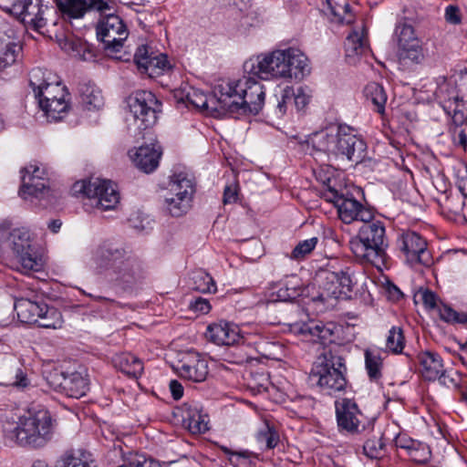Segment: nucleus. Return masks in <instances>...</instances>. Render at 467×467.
<instances>
[{"label": "nucleus", "instance_id": "nucleus-1", "mask_svg": "<svg viewBox=\"0 0 467 467\" xmlns=\"http://www.w3.org/2000/svg\"><path fill=\"white\" fill-rule=\"evenodd\" d=\"M309 143L317 154L328 160L360 163L366 157L367 144L346 124H331L312 133Z\"/></svg>", "mask_w": 467, "mask_h": 467}, {"label": "nucleus", "instance_id": "nucleus-2", "mask_svg": "<svg viewBox=\"0 0 467 467\" xmlns=\"http://www.w3.org/2000/svg\"><path fill=\"white\" fill-rule=\"evenodd\" d=\"M92 261L109 282L122 289L132 287L144 277L140 259L110 242H103L94 250Z\"/></svg>", "mask_w": 467, "mask_h": 467}, {"label": "nucleus", "instance_id": "nucleus-3", "mask_svg": "<svg viewBox=\"0 0 467 467\" xmlns=\"http://www.w3.org/2000/svg\"><path fill=\"white\" fill-rule=\"evenodd\" d=\"M358 234L351 238L349 246L357 258L371 264L380 269L387 260L388 239L385 223L375 219L372 212V219L362 221Z\"/></svg>", "mask_w": 467, "mask_h": 467}, {"label": "nucleus", "instance_id": "nucleus-4", "mask_svg": "<svg viewBox=\"0 0 467 467\" xmlns=\"http://www.w3.org/2000/svg\"><path fill=\"white\" fill-rule=\"evenodd\" d=\"M254 76H244L237 80H223L231 88L227 91V114H257L265 104L264 86Z\"/></svg>", "mask_w": 467, "mask_h": 467}, {"label": "nucleus", "instance_id": "nucleus-5", "mask_svg": "<svg viewBox=\"0 0 467 467\" xmlns=\"http://www.w3.org/2000/svg\"><path fill=\"white\" fill-rule=\"evenodd\" d=\"M5 438L20 446H44L52 435L51 417L47 411H37L19 417L16 426L4 427Z\"/></svg>", "mask_w": 467, "mask_h": 467}, {"label": "nucleus", "instance_id": "nucleus-6", "mask_svg": "<svg viewBox=\"0 0 467 467\" xmlns=\"http://www.w3.org/2000/svg\"><path fill=\"white\" fill-rule=\"evenodd\" d=\"M345 371L343 358L328 350L317 358L310 373V380L322 391L332 395L345 389L347 385Z\"/></svg>", "mask_w": 467, "mask_h": 467}, {"label": "nucleus", "instance_id": "nucleus-7", "mask_svg": "<svg viewBox=\"0 0 467 467\" xmlns=\"http://www.w3.org/2000/svg\"><path fill=\"white\" fill-rule=\"evenodd\" d=\"M331 182L332 181L327 179L323 196L326 201L334 203L338 217L344 223L372 219L373 211L370 208L353 198L346 189H337Z\"/></svg>", "mask_w": 467, "mask_h": 467}, {"label": "nucleus", "instance_id": "nucleus-8", "mask_svg": "<svg viewBox=\"0 0 467 467\" xmlns=\"http://www.w3.org/2000/svg\"><path fill=\"white\" fill-rule=\"evenodd\" d=\"M231 88L228 85H223V82L217 84L213 89V95H205L199 89L189 88L178 90L175 93V98L178 100L192 105L196 109L205 110L207 113L214 117H223L226 115V99L227 91Z\"/></svg>", "mask_w": 467, "mask_h": 467}, {"label": "nucleus", "instance_id": "nucleus-9", "mask_svg": "<svg viewBox=\"0 0 467 467\" xmlns=\"http://www.w3.org/2000/svg\"><path fill=\"white\" fill-rule=\"evenodd\" d=\"M72 192L74 195L87 197L91 206L103 211L114 209L119 201V192L112 182L99 178L77 182Z\"/></svg>", "mask_w": 467, "mask_h": 467}, {"label": "nucleus", "instance_id": "nucleus-10", "mask_svg": "<svg viewBox=\"0 0 467 467\" xmlns=\"http://www.w3.org/2000/svg\"><path fill=\"white\" fill-rule=\"evenodd\" d=\"M194 185L192 178L184 172L174 173L170 180L168 192L164 197V208L173 217H180L192 207Z\"/></svg>", "mask_w": 467, "mask_h": 467}, {"label": "nucleus", "instance_id": "nucleus-11", "mask_svg": "<svg viewBox=\"0 0 467 467\" xmlns=\"http://www.w3.org/2000/svg\"><path fill=\"white\" fill-rule=\"evenodd\" d=\"M284 56L283 49H275L252 57L244 63V72L263 80L285 79Z\"/></svg>", "mask_w": 467, "mask_h": 467}, {"label": "nucleus", "instance_id": "nucleus-12", "mask_svg": "<svg viewBox=\"0 0 467 467\" xmlns=\"http://www.w3.org/2000/svg\"><path fill=\"white\" fill-rule=\"evenodd\" d=\"M22 186L19 195L24 200L33 202L34 199L39 202L45 201L47 204H52L57 198L55 191L50 190L47 184V172L36 164H29L22 171Z\"/></svg>", "mask_w": 467, "mask_h": 467}, {"label": "nucleus", "instance_id": "nucleus-13", "mask_svg": "<svg viewBox=\"0 0 467 467\" xmlns=\"http://www.w3.org/2000/svg\"><path fill=\"white\" fill-rule=\"evenodd\" d=\"M127 103L137 130H144L155 124L161 104L152 92L138 90L128 98Z\"/></svg>", "mask_w": 467, "mask_h": 467}, {"label": "nucleus", "instance_id": "nucleus-14", "mask_svg": "<svg viewBox=\"0 0 467 467\" xmlns=\"http://www.w3.org/2000/svg\"><path fill=\"white\" fill-rule=\"evenodd\" d=\"M396 245L410 266L431 265V256L427 249V241L414 231H402L398 234Z\"/></svg>", "mask_w": 467, "mask_h": 467}, {"label": "nucleus", "instance_id": "nucleus-15", "mask_svg": "<svg viewBox=\"0 0 467 467\" xmlns=\"http://www.w3.org/2000/svg\"><path fill=\"white\" fill-rule=\"evenodd\" d=\"M12 249L16 254L18 270L25 274L42 269V259L37 256L31 244L29 231L25 228L14 229L10 234Z\"/></svg>", "mask_w": 467, "mask_h": 467}, {"label": "nucleus", "instance_id": "nucleus-16", "mask_svg": "<svg viewBox=\"0 0 467 467\" xmlns=\"http://www.w3.org/2000/svg\"><path fill=\"white\" fill-rule=\"evenodd\" d=\"M69 99L67 88L57 81L55 86L44 91L37 102L48 121H58L67 116L70 109Z\"/></svg>", "mask_w": 467, "mask_h": 467}, {"label": "nucleus", "instance_id": "nucleus-17", "mask_svg": "<svg viewBox=\"0 0 467 467\" xmlns=\"http://www.w3.org/2000/svg\"><path fill=\"white\" fill-rule=\"evenodd\" d=\"M47 9V6L44 5L41 0H16L11 7H5L6 13L36 32H41L47 24L44 17Z\"/></svg>", "mask_w": 467, "mask_h": 467}, {"label": "nucleus", "instance_id": "nucleus-18", "mask_svg": "<svg viewBox=\"0 0 467 467\" xmlns=\"http://www.w3.org/2000/svg\"><path fill=\"white\" fill-rule=\"evenodd\" d=\"M98 38L104 44L109 53L119 52L128 36L126 26L116 15H107L97 26Z\"/></svg>", "mask_w": 467, "mask_h": 467}, {"label": "nucleus", "instance_id": "nucleus-19", "mask_svg": "<svg viewBox=\"0 0 467 467\" xmlns=\"http://www.w3.org/2000/svg\"><path fill=\"white\" fill-rule=\"evenodd\" d=\"M395 36L400 60L420 63L423 59L421 42L415 35L414 28L410 25L405 23L397 25Z\"/></svg>", "mask_w": 467, "mask_h": 467}, {"label": "nucleus", "instance_id": "nucleus-20", "mask_svg": "<svg viewBox=\"0 0 467 467\" xmlns=\"http://www.w3.org/2000/svg\"><path fill=\"white\" fill-rule=\"evenodd\" d=\"M336 416L341 431L355 434L365 429L363 423L365 417L352 400L342 399L336 401Z\"/></svg>", "mask_w": 467, "mask_h": 467}, {"label": "nucleus", "instance_id": "nucleus-21", "mask_svg": "<svg viewBox=\"0 0 467 467\" xmlns=\"http://www.w3.org/2000/svg\"><path fill=\"white\" fill-rule=\"evenodd\" d=\"M134 62L140 72L147 74L150 78H156L170 67L166 55L162 53L154 55L153 52H150L146 45L137 48Z\"/></svg>", "mask_w": 467, "mask_h": 467}, {"label": "nucleus", "instance_id": "nucleus-22", "mask_svg": "<svg viewBox=\"0 0 467 467\" xmlns=\"http://www.w3.org/2000/svg\"><path fill=\"white\" fill-rule=\"evenodd\" d=\"M176 371L183 379L202 382L208 375V363L200 354L189 353L178 363Z\"/></svg>", "mask_w": 467, "mask_h": 467}, {"label": "nucleus", "instance_id": "nucleus-23", "mask_svg": "<svg viewBox=\"0 0 467 467\" xmlns=\"http://www.w3.org/2000/svg\"><path fill=\"white\" fill-rule=\"evenodd\" d=\"M285 64V80H302L311 72L309 59L298 48L288 47L283 49Z\"/></svg>", "mask_w": 467, "mask_h": 467}, {"label": "nucleus", "instance_id": "nucleus-24", "mask_svg": "<svg viewBox=\"0 0 467 467\" xmlns=\"http://www.w3.org/2000/svg\"><path fill=\"white\" fill-rule=\"evenodd\" d=\"M58 9L68 18L78 19L85 14L96 9L100 13L109 10V5L104 0H56Z\"/></svg>", "mask_w": 467, "mask_h": 467}, {"label": "nucleus", "instance_id": "nucleus-25", "mask_svg": "<svg viewBox=\"0 0 467 467\" xmlns=\"http://www.w3.org/2000/svg\"><path fill=\"white\" fill-rule=\"evenodd\" d=\"M206 337L218 346H231L240 339V329L234 324L221 320L210 324L206 329Z\"/></svg>", "mask_w": 467, "mask_h": 467}, {"label": "nucleus", "instance_id": "nucleus-26", "mask_svg": "<svg viewBox=\"0 0 467 467\" xmlns=\"http://www.w3.org/2000/svg\"><path fill=\"white\" fill-rule=\"evenodd\" d=\"M129 153L135 166L145 173L156 170L161 156V148L156 144L143 145Z\"/></svg>", "mask_w": 467, "mask_h": 467}, {"label": "nucleus", "instance_id": "nucleus-27", "mask_svg": "<svg viewBox=\"0 0 467 467\" xmlns=\"http://www.w3.org/2000/svg\"><path fill=\"white\" fill-rule=\"evenodd\" d=\"M462 80H467V73L462 77ZM462 86L463 84H460L459 88H455L453 83L446 79L439 85L435 93L448 114H451V108L459 105V102L463 104L467 101V88L464 90Z\"/></svg>", "mask_w": 467, "mask_h": 467}, {"label": "nucleus", "instance_id": "nucleus-28", "mask_svg": "<svg viewBox=\"0 0 467 467\" xmlns=\"http://www.w3.org/2000/svg\"><path fill=\"white\" fill-rule=\"evenodd\" d=\"M335 325L332 323L324 324L322 321H309L300 326L298 332L306 340L327 344L332 341Z\"/></svg>", "mask_w": 467, "mask_h": 467}, {"label": "nucleus", "instance_id": "nucleus-29", "mask_svg": "<svg viewBox=\"0 0 467 467\" xmlns=\"http://www.w3.org/2000/svg\"><path fill=\"white\" fill-rule=\"evenodd\" d=\"M61 391L70 398L79 399L88 390V379L81 371L62 372Z\"/></svg>", "mask_w": 467, "mask_h": 467}, {"label": "nucleus", "instance_id": "nucleus-30", "mask_svg": "<svg viewBox=\"0 0 467 467\" xmlns=\"http://www.w3.org/2000/svg\"><path fill=\"white\" fill-rule=\"evenodd\" d=\"M337 281L338 278L336 272L330 269L322 270L317 275L319 292L317 296H314V300L325 303L332 298H340L341 295Z\"/></svg>", "mask_w": 467, "mask_h": 467}, {"label": "nucleus", "instance_id": "nucleus-31", "mask_svg": "<svg viewBox=\"0 0 467 467\" xmlns=\"http://www.w3.org/2000/svg\"><path fill=\"white\" fill-rule=\"evenodd\" d=\"M420 372L426 380H435L443 372L442 359L439 354L431 351H423L418 354Z\"/></svg>", "mask_w": 467, "mask_h": 467}, {"label": "nucleus", "instance_id": "nucleus-32", "mask_svg": "<svg viewBox=\"0 0 467 467\" xmlns=\"http://www.w3.org/2000/svg\"><path fill=\"white\" fill-rule=\"evenodd\" d=\"M346 58L349 64H356L359 57L369 52L364 32L353 31L345 41Z\"/></svg>", "mask_w": 467, "mask_h": 467}, {"label": "nucleus", "instance_id": "nucleus-33", "mask_svg": "<svg viewBox=\"0 0 467 467\" xmlns=\"http://www.w3.org/2000/svg\"><path fill=\"white\" fill-rule=\"evenodd\" d=\"M46 304L37 303L29 299L21 298L15 302L14 308L18 319L22 323L36 324L39 317L43 315V308Z\"/></svg>", "mask_w": 467, "mask_h": 467}, {"label": "nucleus", "instance_id": "nucleus-34", "mask_svg": "<svg viewBox=\"0 0 467 467\" xmlns=\"http://www.w3.org/2000/svg\"><path fill=\"white\" fill-rule=\"evenodd\" d=\"M301 294L300 281L296 275H293L279 282L275 286V291L271 295V300L282 302L292 301Z\"/></svg>", "mask_w": 467, "mask_h": 467}, {"label": "nucleus", "instance_id": "nucleus-35", "mask_svg": "<svg viewBox=\"0 0 467 467\" xmlns=\"http://www.w3.org/2000/svg\"><path fill=\"white\" fill-rule=\"evenodd\" d=\"M80 102L85 109H99L103 104L101 90L94 84L83 83L79 86Z\"/></svg>", "mask_w": 467, "mask_h": 467}, {"label": "nucleus", "instance_id": "nucleus-36", "mask_svg": "<svg viewBox=\"0 0 467 467\" xmlns=\"http://www.w3.org/2000/svg\"><path fill=\"white\" fill-rule=\"evenodd\" d=\"M114 366L128 376L137 378L143 371L142 361L130 353H120L113 358Z\"/></svg>", "mask_w": 467, "mask_h": 467}, {"label": "nucleus", "instance_id": "nucleus-37", "mask_svg": "<svg viewBox=\"0 0 467 467\" xmlns=\"http://www.w3.org/2000/svg\"><path fill=\"white\" fill-rule=\"evenodd\" d=\"M364 94L373 106V109L380 115L384 114L388 96L382 85L370 82L365 87Z\"/></svg>", "mask_w": 467, "mask_h": 467}, {"label": "nucleus", "instance_id": "nucleus-38", "mask_svg": "<svg viewBox=\"0 0 467 467\" xmlns=\"http://www.w3.org/2000/svg\"><path fill=\"white\" fill-rule=\"evenodd\" d=\"M51 74L41 68H33L29 73V86L33 89L35 98L38 100L47 89L55 86L56 82H49Z\"/></svg>", "mask_w": 467, "mask_h": 467}, {"label": "nucleus", "instance_id": "nucleus-39", "mask_svg": "<svg viewBox=\"0 0 467 467\" xmlns=\"http://www.w3.org/2000/svg\"><path fill=\"white\" fill-rule=\"evenodd\" d=\"M294 96V88L286 86L275 94V103L273 109V114L275 118H283L292 108V99Z\"/></svg>", "mask_w": 467, "mask_h": 467}, {"label": "nucleus", "instance_id": "nucleus-40", "mask_svg": "<svg viewBox=\"0 0 467 467\" xmlns=\"http://www.w3.org/2000/svg\"><path fill=\"white\" fill-rule=\"evenodd\" d=\"M331 268H333V272H336L337 275V285L339 286L338 288L340 290L341 297L349 296L354 285L357 283V279L354 276V272L350 267L336 269L331 265Z\"/></svg>", "mask_w": 467, "mask_h": 467}, {"label": "nucleus", "instance_id": "nucleus-41", "mask_svg": "<svg viewBox=\"0 0 467 467\" xmlns=\"http://www.w3.org/2000/svg\"><path fill=\"white\" fill-rule=\"evenodd\" d=\"M43 315L39 317L37 325L44 328L58 329L62 327L63 318L61 313L55 307H49L47 304L43 308Z\"/></svg>", "mask_w": 467, "mask_h": 467}, {"label": "nucleus", "instance_id": "nucleus-42", "mask_svg": "<svg viewBox=\"0 0 467 467\" xmlns=\"http://www.w3.org/2000/svg\"><path fill=\"white\" fill-rule=\"evenodd\" d=\"M365 365L370 380L379 381L382 377V359L380 356L375 351L366 350Z\"/></svg>", "mask_w": 467, "mask_h": 467}, {"label": "nucleus", "instance_id": "nucleus-43", "mask_svg": "<svg viewBox=\"0 0 467 467\" xmlns=\"http://www.w3.org/2000/svg\"><path fill=\"white\" fill-rule=\"evenodd\" d=\"M192 288L202 293H214L216 285L213 277L203 270H197L192 275Z\"/></svg>", "mask_w": 467, "mask_h": 467}, {"label": "nucleus", "instance_id": "nucleus-44", "mask_svg": "<svg viewBox=\"0 0 467 467\" xmlns=\"http://www.w3.org/2000/svg\"><path fill=\"white\" fill-rule=\"evenodd\" d=\"M183 420L193 434L203 433L209 429L207 416L201 414L198 410L189 411Z\"/></svg>", "mask_w": 467, "mask_h": 467}, {"label": "nucleus", "instance_id": "nucleus-45", "mask_svg": "<svg viewBox=\"0 0 467 467\" xmlns=\"http://www.w3.org/2000/svg\"><path fill=\"white\" fill-rule=\"evenodd\" d=\"M22 50L19 43L10 41L5 44L4 49L0 53V70L14 64Z\"/></svg>", "mask_w": 467, "mask_h": 467}, {"label": "nucleus", "instance_id": "nucleus-46", "mask_svg": "<svg viewBox=\"0 0 467 467\" xmlns=\"http://www.w3.org/2000/svg\"><path fill=\"white\" fill-rule=\"evenodd\" d=\"M256 439L265 449H273L279 441V435L274 427L265 422L264 427L257 432Z\"/></svg>", "mask_w": 467, "mask_h": 467}, {"label": "nucleus", "instance_id": "nucleus-47", "mask_svg": "<svg viewBox=\"0 0 467 467\" xmlns=\"http://www.w3.org/2000/svg\"><path fill=\"white\" fill-rule=\"evenodd\" d=\"M327 5L331 14L341 23L349 24L353 20L350 14V5L346 0H341V3H335L333 0H327Z\"/></svg>", "mask_w": 467, "mask_h": 467}, {"label": "nucleus", "instance_id": "nucleus-48", "mask_svg": "<svg viewBox=\"0 0 467 467\" xmlns=\"http://www.w3.org/2000/svg\"><path fill=\"white\" fill-rule=\"evenodd\" d=\"M386 348L392 353H401L404 348V336L400 327H393L389 331Z\"/></svg>", "mask_w": 467, "mask_h": 467}, {"label": "nucleus", "instance_id": "nucleus-49", "mask_svg": "<svg viewBox=\"0 0 467 467\" xmlns=\"http://www.w3.org/2000/svg\"><path fill=\"white\" fill-rule=\"evenodd\" d=\"M455 184L464 198H467V163L456 161L452 166Z\"/></svg>", "mask_w": 467, "mask_h": 467}, {"label": "nucleus", "instance_id": "nucleus-50", "mask_svg": "<svg viewBox=\"0 0 467 467\" xmlns=\"http://www.w3.org/2000/svg\"><path fill=\"white\" fill-rule=\"evenodd\" d=\"M441 320L447 323H467V314L458 313L447 305H441L437 308Z\"/></svg>", "mask_w": 467, "mask_h": 467}, {"label": "nucleus", "instance_id": "nucleus-51", "mask_svg": "<svg viewBox=\"0 0 467 467\" xmlns=\"http://www.w3.org/2000/svg\"><path fill=\"white\" fill-rule=\"evenodd\" d=\"M384 443L380 437H373L366 441L363 446L364 454L370 459H379L383 455Z\"/></svg>", "mask_w": 467, "mask_h": 467}, {"label": "nucleus", "instance_id": "nucleus-52", "mask_svg": "<svg viewBox=\"0 0 467 467\" xmlns=\"http://www.w3.org/2000/svg\"><path fill=\"white\" fill-rule=\"evenodd\" d=\"M317 241L318 239L317 237H312L310 239L299 242L294 248L291 257L296 260L304 258L315 249Z\"/></svg>", "mask_w": 467, "mask_h": 467}, {"label": "nucleus", "instance_id": "nucleus-53", "mask_svg": "<svg viewBox=\"0 0 467 467\" xmlns=\"http://www.w3.org/2000/svg\"><path fill=\"white\" fill-rule=\"evenodd\" d=\"M57 467H90L86 456L81 454H67L57 464Z\"/></svg>", "mask_w": 467, "mask_h": 467}, {"label": "nucleus", "instance_id": "nucleus-54", "mask_svg": "<svg viewBox=\"0 0 467 467\" xmlns=\"http://www.w3.org/2000/svg\"><path fill=\"white\" fill-rule=\"evenodd\" d=\"M128 463L129 467H161L160 462L139 453L130 457Z\"/></svg>", "mask_w": 467, "mask_h": 467}, {"label": "nucleus", "instance_id": "nucleus-55", "mask_svg": "<svg viewBox=\"0 0 467 467\" xmlns=\"http://www.w3.org/2000/svg\"><path fill=\"white\" fill-rule=\"evenodd\" d=\"M459 107L460 105H456L451 108V114H448L451 116L449 128L465 127V129H467V115L462 109H459Z\"/></svg>", "mask_w": 467, "mask_h": 467}, {"label": "nucleus", "instance_id": "nucleus-56", "mask_svg": "<svg viewBox=\"0 0 467 467\" xmlns=\"http://www.w3.org/2000/svg\"><path fill=\"white\" fill-rule=\"evenodd\" d=\"M248 384L251 389H256L258 392L266 391L269 385L268 375L264 372L252 374Z\"/></svg>", "mask_w": 467, "mask_h": 467}, {"label": "nucleus", "instance_id": "nucleus-57", "mask_svg": "<svg viewBox=\"0 0 467 467\" xmlns=\"http://www.w3.org/2000/svg\"><path fill=\"white\" fill-rule=\"evenodd\" d=\"M439 379L440 383L448 387V388H456L458 389L461 385V381L462 379H461L460 375L457 371L454 370H443V372L440 375V377L437 379Z\"/></svg>", "mask_w": 467, "mask_h": 467}, {"label": "nucleus", "instance_id": "nucleus-58", "mask_svg": "<svg viewBox=\"0 0 467 467\" xmlns=\"http://www.w3.org/2000/svg\"><path fill=\"white\" fill-rule=\"evenodd\" d=\"M309 100L310 97L302 88H298L297 89L294 88L292 106H294L297 111L303 110L309 103Z\"/></svg>", "mask_w": 467, "mask_h": 467}, {"label": "nucleus", "instance_id": "nucleus-59", "mask_svg": "<svg viewBox=\"0 0 467 467\" xmlns=\"http://www.w3.org/2000/svg\"><path fill=\"white\" fill-rule=\"evenodd\" d=\"M418 296L420 297L423 305L428 309L433 310V309L438 308V306H439V305L437 303L438 297H437L436 294L433 293L432 291H431L429 289H420L418 292Z\"/></svg>", "mask_w": 467, "mask_h": 467}, {"label": "nucleus", "instance_id": "nucleus-60", "mask_svg": "<svg viewBox=\"0 0 467 467\" xmlns=\"http://www.w3.org/2000/svg\"><path fill=\"white\" fill-rule=\"evenodd\" d=\"M189 308L195 313L204 315L209 313L212 306L207 299L197 297L190 302Z\"/></svg>", "mask_w": 467, "mask_h": 467}, {"label": "nucleus", "instance_id": "nucleus-61", "mask_svg": "<svg viewBox=\"0 0 467 467\" xmlns=\"http://www.w3.org/2000/svg\"><path fill=\"white\" fill-rule=\"evenodd\" d=\"M445 19L451 25H459L462 21L460 8L457 5H448L445 9Z\"/></svg>", "mask_w": 467, "mask_h": 467}, {"label": "nucleus", "instance_id": "nucleus-62", "mask_svg": "<svg viewBox=\"0 0 467 467\" xmlns=\"http://www.w3.org/2000/svg\"><path fill=\"white\" fill-rule=\"evenodd\" d=\"M29 384V380L26 373L20 368H16L15 370V379L9 383L10 386L24 389Z\"/></svg>", "mask_w": 467, "mask_h": 467}, {"label": "nucleus", "instance_id": "nucleus-63", "mask_svg": "<svg viewBox=\"0 0 467 467\" xmlns=\"http://www.w3.org/2000/svg\"><path fill=\"white\" fill-rule=\"evenodd\" d=\"M237 201V185L231 184L227 185L224 188L223 192V202L226 203H233Z\"/></svg>", "mask_w": 467, "mask_h": 467}, {"label": "nucleus", "instance_id": "nucleus-64", "mask_svg": "<svg viewBox=\"0 0 467 467\" xmlns=\"http://www.w3.org/2000/svg\"><path fill=\"white\" fill-rule=\"evenodd\" d=\"M170 390L171 392V396L174 400H178L183 396V387L182 384L173 379L170 382Z\"/></svg>", "mask_w": 467, "mask_h": 467}]
</instances>
